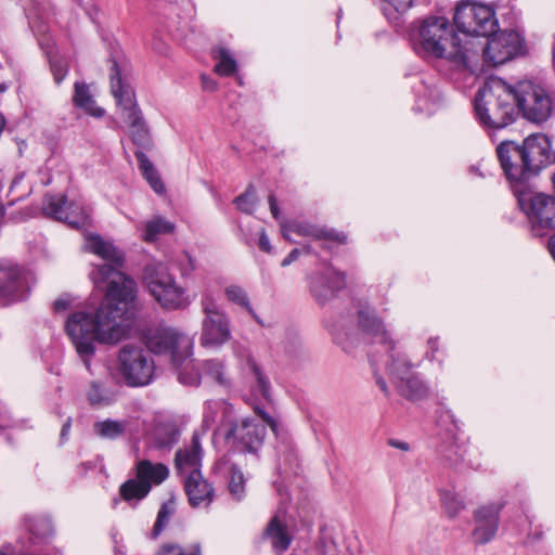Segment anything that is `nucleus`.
Wrapping results in <instances>:
<instances>
[{
  "instance_id": "1",
  "label": "nucleus",
  "mask_w": 555,
  "mask_h": 555,
  "mask_svg": "<svg viewBox=\"0 0 555 555\" xmlns=\"http://www.w3.org/2000/svg\"><path fill=\"white\" fill-rule=\"evenodd\" d=\"M83 249L105 261L102 266H94L90 273L94 287L105 289V296L94 315L76 312L68 318L65 328L87 370H90L96 343L115 345L127 336L126 321L135 297V282L121 272L125 256L112 242L91 234L86 236Z\"/></svg>"
},
{
  "instance_id": "2",
  "label": "nucleus",
  "mask_w": 555,
  "mask_h": 555,
  "mask_svg": "<svg viewBox=\"0 0 555 555\" xmlns=\"http://www.w3.org/2000/svg\"><path fill=\"white\" fill-rule=\"evenodd\" d=\"M500 166L515 196L531 189L530 181L551 160L552 142L544 133H533L521 144L503 141L496 147Z\"/></svg>"
},
{
  "instance_id": "3",
  "label": "nucleus",
  "mask_w": 555,
  "mask_h": 555,
  "mask_svg": "<svg viewBox=\"0 0 555 555\" xmlns=\"http://www.w3.org/2000/svg\"><path fill=\"white\" fill-rule=\"evenodd\" d=\"M358 324L372 344H379L388 354L386 371L399 393L409 400H420L427 396V387L412 371L413 365L400 352H395V340L384 322L369 305L358 310Z\"/></svg>"
},
{
  "instance_id": "4",
  "label": "nucleus",
  "mask_w": 555,
  "mask_h": 555,
  "mask_svg": "<svg viewBox=\"0 0 555 555\" xmlns=\"http://www.w3.org/2000/svg\"><path fill=\"white\" fill-rule=\"evenodd\" d=\"M414 49L423 57L447 59L472 73L477 68L478 50L475 44L463 48V39L444 16H428L422 22Z\"/></svg>"
},
{
  "instance_id": "5",
  "label": "nucleus",
  "mask_w": 555,
  "mask_h": 555,
  "mask_svg": "<svg viewBox=\"0 0 555 555\" xmlns=\"http://www.w3.org/2000/svg\"><path fill=\"white\" fill-rule=\"evenodd\" d=\"M475 115L486 129H503L517 117L512 85L500 77L490 78L475 99Z\"/></svg>"
},
{
  "instance_id": "6",
  "label": "nucleus",
  "mask_w": 555,
  "mask_h": 555,
  "mask_svg": "<svg viewBox=\"0 0 555 555\" xmlns=\"http://www.w3.org/2000/svg\"><path fill=\"white\" fill-rule=\"evenodd\" d=\"M109 78L112 94L117 105L121 107V116L128 126V133L133 144L141 150H151L153 140L150 129L135 102L134 91L126 78L122 77L121 65L116 60L112 61Z\"/></svg>"
},
{
  "instance_id": "7",
  "label": "nucleus",
  "mask_w": 555,
  "mask_h": 555,
  "mask_svg": "<svg viewBox=\"0 0 555 555\" xmlns=\"http://www.w3.org/2000/svg\"><path fill=\"white\" fill-rule=\"evenodd\" d=\"M454 24L462 34L463 48H472V43L479 42L475 37H488L499 27L494 10L476 2L460 4L454 13Z\"/></svg>"
},
{
  "instance_id": "8",
  "label": "nucleus",
  "mask_w": 555,
  "mask_h": 555,
  "mask_svg": "<svg viewBox=\"0 0 555 555\" xmlns=\"http://www.w3.org/2000/svg\"><path fill=\"white\" fill-rule=\"evenodd\" d=\"M517 114L531 122L546 121L553 111V102L548 91L539 83L524 80L512 86Z\"/></svg>"
},
{
  "instance_id": "9",
  "label": "nucleus",
  "mask_w": 555,
  "mask_h": 555,
  "mask_svg": "<svg viewBox=\"0 0 555 555\" xmlns=\"http://www.w3.org/2000/svg\"><path fill=\"white\" fill-rule=\"evenodd\" d=\"M144 281L150 294L164 309L178 310L190 305L185 288L177 284L163 264L146 267Z\"/></svg>"
},
{
  "instance_id": "10",
  "label": "nucleus",
  "mask_w": 555,
  "mask_h": 555,
  "mask_svg": "<svg viewBox=\"0 0 555 555\" xmlns=\"http://www.w3.org/2000/svg\"><path fill=\"white\" fill-rule=\"evenodd\" d=\"M118 369L128 386L141 387L152 382L155 364L141 346L128 344L119 350Z\"/></svg>"
},
{
  "instance_id": "11",
  "label": "nucleus",
  "mask_w": 555,
  "mask_h": 555,
  "mask_svg": "<svg viewBox=\"0 0 555 555\" xmlns=\"http://www.w3.org/2000/svg\"><path fill=\"white\" fill-rule=\"evenodd\" d=\"M144 341L151 352L170 354L172 365H179L181 358L186 360L192 356L191 339L171 327L159 325L149 328L144 334Z\"/></svg>"
},
{
  "instance_id": "12",
  "label": "nucleus",
  "mask_w": 555,
  "mask_h": 555,
  "mask_svg": "<svg viewBox=\"0 0 555 555\" xmlns=\"http://www.w3.org/2000/svg\"><path fill=\"white\" fill-rule=\"evenodd\" d=\"M201 305L205 313L201 334L202 346H222L231 338L230 323L225 312L208 294L202 297Z\"/></svg>"
},
{
  "instance_id": "13",
  "label": "nucleus",
  "mask_w": 555,
  "mask_h": 555,
  "mask_svg": "<svg viewBox=\"0 0 555 555\" xmlns=\"http://www.w3.org/2000/svg\"><path fill=\"white\" fill-rule=\"evenodd\" d=\"M522 48V39L516 31L496 30L488 36L487 43L475 44L478 54L482 52L483 61L491 66H498L512 60Z\"/></svg>"
},
{
  "instance_id": "14",
  "label": "nucleus",
  "mask_w": 555,
  "mask_h": 555,
  "mask_svg": "<svg viewBox=\"0 0 555 555\" xmlns=\"http://www.w3.org/2000/svg\"><path fill=\"white\" fill-rule=\"evenodd\" d=\"M30 292V274L11 261L0 262V301L4 305L25 300Z\"/></svg>"
},
{
  "instance_id": "15",
  "label": "nucleus",
  "mask_w": 555,
  "mask_h": 555,
  "mask_svg": "<svg viewBox=\"0 0 555 555\" xmlns=\"http://www.w3.org/2000/svg\"><path fill=\"white\" fill-rule=\"evenodd\" d=\"M266 437V426L255 418L245 417L241 422H231L224 433V439L237 450L257 453Z\"/></svg>"
},
{
  "instance_id": "16",
  "label": "nucleus",
  "mask_w": 555,
  "mask_h": 555,
  "mask_svg": "<svg viewBox=\"0 0 555 555\" xmlns=\"http://www.w3.org/2000/svg\"><path fill=\"white\" fill-rule=\"evenodd\" d=\"M43 211L47 216L65 222L74 229L86 227L90 222L89 210L80 202H67L65 195H46Z\"/></svg>"
},
{
  "instance_id": "17",
  "label": "nucleus",
  "mask_w": 555,
  "mask_h": 555,
  "mask_svg": "<svg viewBox=\"0 0 555 555\" xmlns=\"http://www.w3.org/2000/svg\"><path fill=\"white\" fill-rule=\"evenodd\" d=\"M345 286V274L330 266L325 268L324 272H315L309 276L310 293L319 305H325Z\"/></svg>"
},
{
  "instance_id": "18",
  "label": "nucleus",
  "mask_w": 555,
  "mask_h": 555,
  "mask_svg": "<svg viewBox=\"0 0 555 555\" xmlns=\"http://www.w3.org/2000/svg\"><path fill=\"white\" fill-rule=\"evenodd\" d=\"M500 520V508L496 506H483L475 513L476 527L473 539L477 544L490 542L496 534Z\"/></svg>"
},
{
  "instance_id": "19",
  "label": "nucleus",
  "mask_w": 555,
  "mask_h": 555,
  "mask_svg": "<svg viewBox=\"0 0 555 555\" xmlns=\"http://www.w3.org/2000/svg\"><path fill=\"white\" fill-rule=\"evenodd\" d=\"M203 449L198 434L192 436L189 446L179 449L175 456L176 469L179 475L189 476L195 472H201Z\"/></svg>"
},
{
  "instance_id": "20",
  "label": "nucleus",
  "mask_w": 555,
  "mask_h": 555,
  "mask_svg": "<svg viewBox=\"0 0 555 555\" xmlns=\"http://www.w3.org/2000/svg\"><path fill=\"white\" fill-rule=\"evenodd\" d=\"M262 539L269 541L275 555H283L291 546L294 538L287 524L280 515H274L262 532Z\"/></svg>"
},
{
  "instance_id": "21",
  "label": "nucleus",
  "mask_w": 555,
  "mask_h": 555,
  "mask_svg": "<svg viewBox=\"0 0 555 555\" xmlns=\"http://www.w3.org/2000/svg\"><path fill=\"white\" fill-rule=\"evenodd\" d=\"M184 490L193 507L207 506L212 502L214 488L204 479L201 472H195L184 478Z\"/></svg>"
},
{
  "instance_id": "22",
  "label": "nucleus",
  "mask_w": 555,
  "mask_h": 555,
  "mask_svg": "<svg viewBox=\"0 0 555 555\" xmlns=\"http://www.w3.org/2000/svg\"><path fill=\"white\" fill-rule=\"evenodd\" d=\"M169 476V469L165 464L152 463L149 460H141L135 465V477L141 483L147 485L149 492L153 486L160 485Z\"/></svg>"
},
{
  "instance_id": "23",
  "label": "nucleus",
  "mask_w": 555,
  "mask_h": 555,
  "mask_svg": "<svg viewBox=\"0 0 555 555\" xmlns=\"http://www.w3.org/2000/svg\"><path fill=\"white\" fill-rule=\"evenodd\" d=\"M287 231L297 233L298 235L312 237L315 240H326L338 243H346L347 236L333 229L321 228L310 223H293L287 228ZM284 236L289 240L286 229L284 228Z\"/></svg>"
},
{
  "instance_id": "24",
  "label": "nucleus",
  "mask_w": 555,
  "mask_h": 555,
  "mask_svg": "<svg viewBox=\"0 0 555 555\" xmlns=\"http://www.w3.org/2000/svg\"><path fill=\"white\" fill-rule=\"evenodd\" d=\"M75 106L81 108L86 114L100 118L105 111L96 106L95 101L90 92L89 86L85 82L75 83V93L73 96Z\"/></svg>"
},
{
  "instance_id": "25",
  "label": "nucleus",
  "mask_w": 555,
  "mask_h": 555,
  "mask_svg": "<svg viewBox=\"0 0 555 555\" xmlns=\"http://www.w3.org/2000/svg\"><path fill=\"white\" fill-rule=\"evenodd\" d=\"M177 375L178 380L186 386H198L201 382V373L198 369L195 366L193 359H191V356L186 358V360H183V358L180 359L179 365H173Z\"/></svg>"
},
{
  "instance_id": "26",
  "label": "nucleus",
  "mask_w": 555,
  "mask_h": 555,
  "mask_svg": "<svg viewBox=\"0 0 555 555\" xmlns=\"http://www.w3.org/2000/svg\"><path fill=\"white\" fill-rule=\"evenodd\" d=\"M127 423L115 420H104L94 423V434L103 439H117L126 431Z\"/></svg>"
},
{
  "instance_id": "27",
  "label": "nucleus",
  "mask_w": 555,
  "mask_h": 555,
  "mask_svg": "<svg viewBox=\"0 0 555 555\" xmlns=\"http://www.w3.org/2000/svg\"><path fill=\"white\" fill-rule=\"evenodd\" d=\"M175 224L163 217H154L146 221L143 240L145 242H154L160 234L172 233Z\"/></svg>"
},
{
  "instance_id": "28",
  "label": "nucleus",
  "mask_w": 555,
  "mask_h": 555,
  "mask_svg": "<svg viewBox=\"0 0 555 555\" xmlns=\"http://www.w3.org/2000/svg\"><path fill=\"white\" fill-rule=\"evenodd\" d=\"M224 295L230 302L245 309L256 321L259 322L258 315L250 305L248 294L242 286L237 284L228 285L224 288Z\"/></svg>"
},
{
  "instance_id": "29",
  "label": "nucleus",
  "mask_w": 555,
  "mask_h": 555,
  "mask_svg": "<svg viewBox=\"0 0 555 555\" xmlns=\"http://www.w3.org/2000/svg\"><path fill=\"white\" fill-rule=\"evenodd\" d=\"M149 487L134 477L125 481L119 488L120 496L127 501H141L149 494Z\"/></svg>"
},
{
  "instance_id": "30",
  "label": "nucleus",
  "mask_w": 555,
  "mask_h": 555,
  "mask_svg": "<svg viewBox=\"0 0 555 555\" xmlns=\"http://www.w3.org/2000/svg\"><path fill=\"white\" fill-rule=\"evenodd\" d=\"M87 398L91 405H108L115 401V392L94 380L90 384Z\"/></svg>"
},
{
  "instance_id": "31",
  "label": "nucleus",
  "mask_w": 555,
  "mask_h": 555,
  "mask_svg": "<svg viewBox=\"0 0 555 555\" xmlns=\"http://www.w3.org/2000/svg\"><path fill=\"white\" fill-rule=\"evenodd\" d=\"M214 59L217 60L215 72L221 76H230L236 70V61L225 48H218L214 51Z\"/></svg>"
},
{
  "instance_id": "32",
  "label": "nucleus",
  "mask_w": 555,
  "mask_h": 555,
  "mask_svg": "<svg viewBox=\"0 0 555 555\" xmlns=\"http://www.w3.org/2000/svg\"><path fill=\"white\" fill-rule=\"evenodd\" d=\"M179 440V431L173 425H163L155 429L154 442L159 449H168Z\"/></svg>"
},
{
  "instance_id": "33",
  "label": "nucleus",
  "mask_w": 555,
  "mask_h": 555,
  "mask_svg": "<svg viewBox=\"0 0 555 555\" xmlns=\"http://www.w3.org/2000/svg\"><path fill=\"white\" fill-rule=\"evenodd\" d=\"M439 494L442 508L449 518H455L465 508L464 501L456 494L448 490H440Z\"/></svg>"
},
{
  "instance_id": "34",
  "label": "nucleus",
  "mask_w": 555,
  "mask_h": 555,
  "mask_svg": "<svg viewBox=\"0 0 555 555\" xmlns=\"http://www.w3.org/2000/svg\"><path fill=\"white\" fill-rule=\"evenodd\" d=\"M225 469L229 475L230 493L234 499L241 500L245 491L244 475L235 464H229Z\"/></svg>"
},
{
  "instance_id": "35",
  "label": "nucleus",
  "mask_w": 555,
  "mask_h": 555,
  "mask_svg": "<svg viewBox=\"0 0 555 555\" xmlns=\"http://www.w3.org/2000/svg\"><path fill=\"white\" fill-rule=\"evenodd\" d=\"M202 370L205 375L209 376L221 386H229L230 380L227 376L223 362L219 360H206L202 364Z\"/></svg>"
},
{
  "instance_id": "36",
  "label": "nucleus",
  "mask_w": 555,
  "mask_h": 555,
  "mask_svg": "<svg viewBox=\"0 0 555 555\" xmlns=\"http://www.w3.org/2000/svg\"><path fill=\"white\" fill-rule=\"evenodd\" d=\"M176 512V503L173 500L164 502L157 513V518L153 527V535L157 537L167 527L171 516Z\"/></svg>"
},
{
  "instance_id": "37",
  "label": "nucleus",
  "mask_w": 555,
  "mask_h": 555,
  "mask_svg": "<svg viewBox=\"0 0 555 555\" xmlns=\"http://www.w3.org/2000/svg\"><path fill=\"white\" fill-rule=\"evenodd\" d=\"M421 82H422V87L424 89V94H421L422 91L420 89H417V91H416L418 94L417 108L421 111H426V112L430 113L431 108L429 107L428 104L437 103L440 100V93L436 88L428 86L424 81H421Z\"/></svg>"
},
{
  "instance_id": "38",
  "label": "nucleus",
  "mask_w": 555,
  "mask_h": 555,
  "mask_svg": "<svg viewBox=\"0 0 555 555\" xmlns=\"http://www.w3.org/2000/svg\"><path fill=\"white\" fill-rule=\"evenodd\" d=\"M248 369L250 370L256 379L257 390L259 391L261 397L268 401L271 400L270 382L267 378V376L262 373L259 365L253 359H249Z\"/></svg>"
},
{
  "instance_id": "39",
  "label": "nucleus",
  "mask_w": 555,
  "mask_h": 555,
  "mask_svg": "<svg viewBox=\"0 0 555 555\" xmlns=\"http://www.w3.org/2000/svg\"><path fill=\"white\" fill-rule=\"evenodd\" d=\"M236 208L244 214H253L256 208L255 191L249 186L234 199Z\"/></svg>"
},
{
  "instance_id": "40",
  "label": "nucleus",
  "mask_w": 555,
  "mask_h": 555,
  "mask_svg": "<svg viewBox=\"0 0 555 555\" xmlns=\"http://www.w3.org/2000/svg\"><path fill=\"white\" fill-rule=\"evenodd\" d=\"M175 264L183 278L190 276L196 269L195 259L185 250L176 256Z\"/></svg>"
},
{
  "instance_id": "41",
  "label": "nucleus",
  "mask_w": 555,
  "mask_h": 555,
  "mask_svg": "<svg viewBox=\"0 0 555 555\" xmlns=\"http://www.w3.org/2000/svg\"><path fill=\"white\" fill-rule=\"evenodd\" d=\"M157 555H201L198 544L193 545L190 550H183L177 544H165Z\"/></svg>"
},
{
  "instance_id": "42",
  "label": "nucleus",
  "mask_w": 555,
  "mask_h": 555,
  "mask_svg": "<svg viewBox=\"0 0 555 555\" xmlns=\"http://www.w3.org/2000/svg\"><path fill=\"white\" fill-rule=\"evenodd\" d=\"M384 4V11L388 12L392 10L396 13H404L412 5L414 0H382Z\"/></svg>"
},
{
  "instance_id": "43",
  "label": "nucleus",
  "mask_w": 555,
  "mask_h": 555,
  "mask_svg": "<svg viewBox=\"0 0 555 555\" xmlns=\"http://www.w3.org/2000/svg\"><path fill=\"white\" fill-rule=\"evenodd\" d=\"M142 175L156 193L162 194L165 192V185L155 167L152 171H145Z\"/></svg>"
},
{
  "instance_id": "44",
  "label": "nucleus",
  "mask_w": 555,
  "mask_h": 555,
  "mask_svg": "<svg viewBox=\"0 0 555 555\" xmlns=\"http://www.w3.org/2000/svg\"><path fill=\"white\" fill-rule=\"evenodd\" d=\"M255 413L266 423L271 430L278 435L279 433V423L275 418L269 415L264 410H262L258 404L254 405Z\"/></svg>"
},
{
  "instance_id": "45",
  "label": "nucleus",
  "mask_w": 555,
  "mask_h": 555,
  "mask_svg": "<svg viewBox=\"0 0 555 555\" xmlns=\"http://www.w3.org/2000/svg\"><path fill=\"white\" fill-rule=\"evenodd\" d=\"M134 155H135L138 164H139V169L142 173L145 171H152V169L154 168V165L149 159V157L146 156V154L144 152L139 150L134 153Z\"/></svg>"
},
{
  "instance_id": "46",
  "label": "nucleus",
  "mask_w": 555,
  "mask_h": 555,
  "mask_svg": "<svg viewBox=\"0 0 555 555\" xmlns=\"http://www.w3.org/2000/svg\"><path fill=\"white\" fill-rule=\"evenodd\" d=\"M215 406H216V403L212 401L205 402L203 422L206 425H209L210 423H212L215 421V411H214Z\"/></svg>"
},
{
  "instance_id": "47",
  "label": "nucleus",
  "mask_w": 555,
  "mask_h": 555,
  "mask_svg": "<svg viewBox=\"0 0 555 555\" xmlns=\"http://www.w3.org/2000/svg\"><path fill=\"white\" fill-rule=\"evenodd\" d=\"M70 306V298L67 296V295H63L61 297H59L54 302H53V309L55 312H63L65 310H67Z\"/></svg>"
},
{
  "instance_id": "48",
  "label": "nucleus",
  "mask_w": 555,
  "mask_h": 555,
  "mask_svg": "<svg viewBox=\"0 0 555 555\" xmlns=\"http://www.w3.org/2000/svg\"><path fill=\"white\" fill-rule=\"evenodd\" d=\"M258 246L262 251L270 253L272 249V246L270 244V240L266 233L264 230H262L259 234V242Z\"/></svg>"
},
{
  "instance_id": "49",
  "label": "nucleus",
  "mask_w": 555,
  "mask_h": 555,
  "mask_svg": "<svg viewBox=\"0 0 555 555\" xmlns=\"http://www.w3.org/2000/svg\"><path fill=\"white\" fill-rule=\"evenodd\" d=\"M52 72L54 76V80L56 83H61L62 80L65 78L67 70L64 69L62 66H59L56 64H52Z\"/></svg>"
},
{
  "instance_id": "50",
  "label": "nucleus",
  "mask_w": 555,
  "mask_h": 555,
  "mask_svg": "<svg viewBox=\"0 0 555 555\" xmlns=\"http://www.w3.org/2000/svg\"><path fill=\"white\" fill-rule=\"evenodd\" d=\"M428 350L426 352V357L429 360H434L435 353L438 351V339L437 338H429L427 341Z\"/></svg>"
},
{
  "instance_id": "51",
  "label": "nucleus",
  "mask_w": 555,
  "mask_h": 555,
  "mask_svg": "<svg viewBox=\"0 0 555 555\" xmlns=\"http://www.w3.org/2000/svg\"><path fill=\"white\" fill-rule=\"evenodd\" d=\"M203 89L209 92L217 90V82L206 75H202Z\"/></svg>"
},
{
  "instance_id": "52",
  "label": "nucleus",
  "mask_w": 555,
  "mask_h": 555,
  "mask_svg": "<svg viewBox=\"0 0 555 555\" xmlns=\"http://www.w3.org/2000/svg\"><path fill=\"white\" fill-rule=\"evenodd\" d=\"M388 444L392 448L399 449L403 452L410 451V444L405 441H401L395 438L388 440Z\"/></svg>"
},
{
  "instance_id": "53",
  "label": "nucleus",
  "mask_w": 555,
  "mask_h": 555,
  "mask_svg": "<svg viewBox=\"0 0 555 555\" xmlns=\"http://www.w3.org/2000/svg\"><path fill=\"white\" fill-rule=\"evenodd\" d=\"M300 255V250L298 248H294L282 261V267H287L294 261L298 259Z\"/></svg>"
},
{
  "instance_id": "54",
  "label": "nucleus",
  "mask_w": 555,
  "mask_h": 555,
  "mask_svg": "<svg viewBox=\"0 0 555 555\" xmlns=\"http://www.w3.org/2000/svg\"><path fill=\"white\" fill-rule=\"evenodd\" d=\"M268 201H269V206H270V210H271L272 216L275 219H278L279 216H280V209H279L275 196L273 194H271L269 196Z\"/></svg>"
},
{
  "instance_id": "55",
  "label": "nucleus",
  "mask_w": 555,
  "mask_h": 555,
  "mask_svg": "<svg viewBox=\"0 0 555 555\" xmlns=\"http://www.w3.org/2000/svg\"><path fill=\"white\" fill-rule=\"evenodd\" d=\"M70 420L68 418L62 426V430H61V440H65L66 437L68 436L69 434V430H70Z\"/></svg>"
},
{
  "instance_id": "56",
  "label": "nucleus",
  "mask_w": 555,
  "mask_h": 555,
  "mask_svg": "<svg viewBox=\"0 0 555 555\" xmlns=\"http://www.w3.org/2000/svg\"><path fill=\"white\" fill-rule=\"evenodd\" d=\"M375 377H376V384L379 386L380 390L386 396H388L389 395V390H388L386 382L383 379V377L378 376L377 374H375Z\"/></svg>"
},
{
  "instance_id": "57",
  "label": "nucleus",
  "mask_w": 555,
  "mask_h": 555,
  "mask_svg": "<svg viewBox=\"0 0 555 555\" xmlns=\"http://www.w3.org/2000/svg\"><path fill=\"white\" fill-rule=\"evenodd\" d=\"M548 250L555 261V233L551 236L548 241Z\"/></svg>"
},
{
  "instance_id": "58",
  "label": "nucleus",
  "mask_w": 555,
  "mask_h": 555,
  "mask_svg": "<svg viewBox=\"0 0 555 555\" xmlns=\"http://www.w3.org/2000/svg\"><path fill=\"white\" fill-rule=\"evenodd\" d=\"M5 212V209L3 206H0V217L3 216Z\"/></svg>"
},
{
  "instance_id": "59",
  "label": "nucleus",
  "mask_w": 555,
  "mask_h": 555,
  "mask_svg": "<svg viewBox=\"0 0 555 555\" xmlns=\"http://www.w3.org/2000/svg\"><path fill=\"white\" fill-rule=\"evenodd\" d=\"M9 425L8 424H0V427H8Z\"/></svg>"
}]
</instances>
